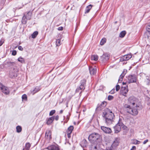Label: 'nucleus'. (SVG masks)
Masks as SVG:
<instances>
[{
    "label": "nucleus",
    "instance_id": "nucleus-50",
    "mask_svg": "<svg viewBox=\"0 0 150 150\" xmlns=\"http://www.w3.org/2000/svg\"><path fill=\"white\" fill-rule=\"evenodd\" d=\"M148 139H146L144 141V142H143V144H146L147 142H148Z\"/></svg>",
    "mask_w": 150,
    "mask_h": 150
},
{
    "label": "nucleus",
    "instance_id": "nucleus-32",
    "mask_svg": "<svg viewBox=\"0 0 150 150\" xmlns=\"http://www.w3.org/2000/svg\"><path fill=\"white\" fill-rule=\"evenodd\" d=\"M38 34V31H35L31 35L32 38H35Z\"/></svg>",
    "mask_w": 150,
    "mask_h": 150
},
{
    "label": "nucleus",
    "instance_id": "nucleus-4",
    "mask_svg": "<svg viewBox=\"0 0 150 150\" xmlns=\"http://www.w3.org/2000/svg\"><path fill=\"white\" fill-rule=\"evenodd\" d=\"M137 99L133 96L130 97L128 100V102L129 104L132 105L133 106H136L137 107Z\"/></svg>",
    "mask_w": 150,
    "mask_h": 150
},
{
    "label": "nucleus",
    "instance_id": "nucleus-42",
    "mask_svg": "<svg viewBox=\"0 0 150 150\" xmlns=\"http://www.w3.org/2000/svg\"><path fill=\"white\" fill-rule=\"evenodd\" d=\"M16 54V50H13L12 52V54L13 55H15Z\"/></svg>",
    "mask_w": 150,
    "mask_h": 150
},
{
    "label": "nucleus",
    "instance_id": "nucleus-25",
    "mask_svg": "<svg viewBox=\"0 0 150 150\" xmlns=\"http://www.w3.org/2000/svg\"><path fill=\"white\" fill-rule=\"evenodd\" d=\"M132 144H139L140 142L136 139H134L132 140Z\"/></svg>",
    "mask_w": 150,
    "mask_h": 150
},
{
    "label": "nucleus",
    "instance_id": "nucleus-12",
    "mask_svg": "<svg viewBox=\"0 0 150 150\" xmlns=\"http://www.w3.org/2000/svg\"><path fill=\"white\" fill-rule=\"evenodd\" d=\"M89 69L90 73L91 75H94L96 72V68H93L92 67H89Z\"/></svg>",
    "mask_w": 150,
    "mask_h": 150
},
{
    "label": "nucleus",
    "instance_id": "nucleus-7",
    "mask_svg": "<svg viewBox=\"0 0 150 150\" xmlns=\"http://www.w3.org/2000/svg\"><path fill=\"white\" fill-rule=\"evenodd\" d=\"M121 126L120 124H119V121L118 123L114 127L115 133H117L120 131L121 129Z\"/></svg>",
    "mask_w": 150,
    "mask_h": 150
},
{
    "label": "nucleus",
    "instance_id": "nucleus-38",
    "mask_svg": "<svg viewBox=\"0 0 150 150\" xmlns=\"http://www.w3.org/2000/svg\"><path fill=\"white\" fill-rule=\"evenodd\" d=\"M55 112V110H51L50 113L49 115L50 116L52 115Z\"/></svg>",
    "mask_w": 150,
    "mask_h": 150
},
{
    "label": "nucleus",
    "instance_id": "nucleus-22",
    "mask_svg": "<svg viewBox=\"0 0 150 150\" xmlns=\"http://www.w3.org/2000/svg\"><path fill=\"white\" fill-rule=\"evenodd\" d=\"M92 6L91 5H89L86 7L85 9V13H88L90 11V10Z\"/></svg>",
    "mask_w": 150,
    "mask_h": 150
},
{
    "label": "nucleus",
    "instance_id": "nucleus-1",
    "mask_svg": "<svg viewBox=\"0 0 150 150\" xmlns=\"http://www.w3.org/2000/svg\"><path fill=\"white\" fill-rule=\"evenodd\" d=\"M102 115L105 118V122L107 124L110 125L112 123L114 115L111 110L108 108L105 109L103 111Z\"/></svg>",
    "mask_w": 150,
    "mask_h": 150
},
{
    "label": "nucleus",
    "instance_id": "nucleus-44",
    "mask_svg": "<svg viewBox=\"0 0 150 150\" xmlns=\"http://www.w3.org/2000/svg\"><path fill=\"white\" fill-rule=\"evenodd\" d=\"M18 49L21 51H22L23 50V48L21 46H20L18 47Z\"/></svg>",
    "mask_w": 150,
    "mask_h": 150
},
{
    "label": "nucleus",
    "instance_id": "nucleus-39",
    "mask_svg": "<svg viewBox=\"0 0 150 150\" xmlns=\"http://www.w3.org/2000/svg\"><path fill=\"white\" fill-rule=\"evenodd\" d=\"M80 90H82L84 89L85 88L84 86V84H81L79 87Z\"/></svg>",
    "mask_w": 150,
    "mask_h": 150
},
{
    "label": "nucleus",
    "instance_id": "nucleus-37",
    "mask_svg": "<svg viewBox=\"0 0 150 150\" xmlns=\"http://www.w3.org/2000/svg\"><path fill=\"white\" fill-rule=\"evenodd\" d=\"M60 40L59 39H57L56 41V45L57 46H59L60 45Z\"/></svg>",
    "mask_w": 150,
    "mask_h": 150
},
{
    "label": "nucleus",
    "instance_id": "nucleus-36",
    "mask_svg": "<svg viewBox=\"0 0 150 150\" xmlns=\"http://www.w3.org/2000/svg\"><path fill=\"white\" fill-rule=\"evenodd\" d=\"M22 98L23 100H27V95L25 94L23 95L22 96Z\"/></svg>",
    "mask_w": 150,
    "mask_h": 150
},
{
    "label": "nucleus",
    "instance_id": "nucleus-8",
    "mask_svg": "<svg viewBox=\"0 0 150 150\" xmlns=\"http://www.w3.org/2000/svg\"><path fill=\"white\" fill-rule=\"evenodd\" d=\"M101 129L104 132L106 133L110 134L112 132V130L110 128L104 126L101 127Z\"/></svg>",
    "mask_w": 150,
    "mask_h": 150
},
{
    "label": "nucleus",
    "instance_id": "nucleus-27",
    "mask_svg": "<svg viewBox=\"0 0 150 150\" xmlns=\"http://www.w3.org/2000/svg\"><path fill=\"white\" fill-rule=\"evenodd\" d=\"M98 57L97 55H94L91 56V59L92 60L96 61L98 60Z\"/></svg>",
    "mask_w": 150,
    "mask_h": 150
},
{
    "label": "nucleus",
    "instance_id": "nucleus-46",
    "mask_svg": "<svg viewBox=\"0 0 150 150\" xmlns=\"http://www.w3.org/2000/svg\"><path fill=\"white\" fill-rule=\"evenodd\" d=\"M4 86H3L2 84L0 83V89L2 90V89Z\"/></svg>",
    "mask_w": 150,
    "mask_h": 150
},
{
    "label": "nucleus",
    "instance_id": "nucleus-9",
    "mask_svg": "<svg viewBox=\"0 0 150 150\" xmlns=\"http://www.w3.org/2000/svg\"><path fill=\"white\" fill-rule=\"evenodd\" d=\"M132 57V56L130 54L125 55L121 58L120 60L121 61L128 60L130 59Z\"/></svg>",
    "mask_w": 150,
    "mask_h": 150
},
{
    "label": "nucleus",
    "instance_id": "nucleus-26",
    "mask_svg": "<svg viewBox=\"0 0 150 150\" xmlns=\"http://www.w3.org/2000/svg\"><path fill=\"white\" fill-rule=\"evenodd\" d=\"M119 143L117 139H115L113 142L112 144V146L116 147L118 146Z\"/></svg>",
    "mask_w": 150,
    "mask_h": 150
},
{
    "label": "nucleus",
    "instance_id": "nucleus-40",
    "mask_svg": "<svg viewBox=\"0 0 150 150\" xmlns=\"http://www.w3.org/2000/svg\"><path fill=\"white\" fill-rule=\"evenodd\" d=\"M113 97L112 96L109 95L108 96V100H111L113 99Z\"/></svg>",
    "mask_w": 150,
    "mask_h": 150
},
{
    "label": "nucleus",
    "instance_id": "nucleus-30",
    "mask_svg": "<svg viewBox=\"0 0 150 150\" xmlns=\"http://www.w3.org/2000/svg\"><path fill=\"white\" fill-rule=\"evenodd\" d=\"M74 129L73 126H70L68 128L67 130V132L69 133H72V131Z\"/></svg>",
    "mask_w": 150,
    "mask_h": 150
},
{
    "label": "nucleus",
    "instance_id": "nucleus-6",
    "mask_svg": "<svg viewBox=\"0 0 150 150\" xmlns=\"http://www.w3.org/2000/svg\"><path fill=\"white\" fill-rule=\"evenodd\" d=\"M128 91V86H122L121 87L120 92L121 94L125 96H126V94Z\"/></svg>",
    "mask_w": 150,
    "mask_h": 150
},
{
    "label": "nucleus",
    "instance_id": "nucleus-55",
    "mask_svg": "<svg viewBox=\"0 0 150 150\" xmlns=\"http://www.w3.org/2000/svg\"><path fill=\"white\" fill-rule=\"evenodd\" d=\"M126 83H127L126 82H125H125H123V83H122V84H123V85L126 84Z\"/></svg>",
    "mask_w": 150,
    "mask_h": 150
},
{
    "label": "nucleus",
    "instance_id": "nucleus-18",
    "mask_svg": "<svg viewBox=\"0 0 150 150\" xmlns=\"http://www.w3.org/2000/svg\"><path fill=\"white\" fill-rule=\"evenodd\" d=\"M54 119V116L50 117L47 121V125H50Z\"/></svg>",
    "mask_w": 150,
    "mask_h": 150
},
{
    "label": "nucleus",
    "instance_id": "nucleus-54",
    "mask_svg": "<svg viewBox=\"0 0 150 150\" xmlns=\"http://www.w3.org/2000/svg\"><path fill=\"white\" fill-rule=\"evenodd\" d=\"M63 110H61L60 111V113L62 114L63 112Z\"/></svg>",
    "mask_w": 150,
    "mask_h": 150
},
{
    "label": "nucleus",
    "instance_id": "nucleus-31",
    "mask_svg": "<svg viewBox=\"0 0 150 150\" xmlns=\"http://www.w3.org/2000/svg\"><path fill=\"white\" fill-rule=\"evenodd\" d=\"M27 19H26V18L25 17V15H24L23 16V17L22 20V23L23 24H25L27 23V21L26 20Z\"/></svg>",
    "mask_w": 150,
    "mask_h": 150
},
{
    "label": "nucleus",
    "instance_id": "nucleus-3",
    "mask_svg": "<svg viewBox=\"0 0 150 150\" xmlns=\"http://www.w3.org/2000/svg\"><path fill=\"white\" fill-rule=\"evenodd\" d=\"M124 107L126 109L127 112L132 115H135L138 114V111L136 109L131 108L130 106L127 104H125Z\"/></svg>",
    "mask_w": 150,
    "mask_h": 150
},
{
    "label": "nucleus",
    "instance_id": "nucleus-43",
    "mask_svg": "<svg viewBox=\"0 0 150 150\" xmlns=\"http://www.w3.org/2000/svg\"><path fill=\"white\" fill-rule=\"evenodd\" d=\"M67 137L68 138H70L71 137V133H69L67 132Z\"/></svg>",
    "mask_w": 150,
    "mask_h": 150
},
{
    "label": "nucleus",
    "instance_id": "nucleus-34",
    "mask_svg": "<svg viewBox=\"0 0 150 150\" xmlns=\"http://www.w3.org/2000/svg\"><path fill=\"white\" fill-rule=\"evenodd\" d=\"M16 130L17 132L19 133L21 132L22 128L20 126H18L16 127Z\"/></svg>",
    "mask_w": 150,
    "mask_h": 150
},
{
    "label": "nucleus",
    "instance_id": "nucleus-47",
    "mask_svg": "<svg viewBox=\"0 0 150 150\" xmlns=\"http://www.w3.org/2000/svg\"><path fill=\"white\" fill-rule=\"evenodd\" d=\"M63 28L62 27H60L58 28V30H63Z\"/></svg>",
    "mask_w": 150,
    "mask_h": 150
},
{
    "label": "nucleus",
    "instance_id": "nucleus-16",
    "mask_svg": "<svg viewBox=\"0 0 150 150\" xmlns=\"http://www.w3.org/2000/svg\"><path fill=\"white\" fill-rule=\"evenodd\" d=\"M109 56L107 54H104L101 57V58L104 61H107L109 59Z\"/></svg>",
    "mask_w": 150,
    "mask_h": 150
},
{
    "label": "nucleus",
    "instance_id": "nucleus-51",
    "mask_svg": "<svg viewBox=\"0 0 150 150\" xmlns=\"http://www.w3.org/2000/svg\"><path fill=\"white\" fill-rule=\"evenodd\" d=\"M114 90H112L111 91H110V93H111V94H113L114 93Z\"/></svg>",
    "mask_w": 150,
    "mask_h": 150
},
{
    "label": "nucleus",
    "instance_id": "nucleus-20",
    "mask_svg": "<svg viewBox=\"0 0 150 150\" xmlns=\"http://www.w3.org/2000/svg\"><path fill=\"white\" fill-rule=\"evenodd\" d=\"M51 132L50 130H47L45 133V137L48 139H50L51 138Z\"/></svg>",
    "mask_w": 150,
    "mask_h": 150
},
{
    "label": "nucleus",
    "instance_id": "nucleus-33",
    "mask_svg": "<svg viewBox=\"0 0 150 150\" xmlns=\"http://www.w3.org/2000/svg\"><path fill=\"white\" fill-rule=\"evenodd\" d=\"M106 42V40L105 38L102 39L100 42V45H103Z\"/></svg>",
    "mask_w": 150,
    "mask_h": 150
},
{
    "label": "nucleus",
    "instance_id": "nucleus-13",
    "mask_svg": "<svg viewBox=\"0 0 150 150\" xmlns=\"http://www.w3.org/2000/svg\"><path fill=\"white\" fill-rule=\"evenodd\" d=\"M127 70L126 69H124L121 75H120V77L118 80V81L121 82L122 81L123 78L125 76V74L127 73Z\"/></svg>",
    "mask_w": 150,
    "mask_h": 150
},
{
    "label": "nucleus",
    "instance_id": "nucleus-52",
    "mask_svg": "<svg viewBox=\"0 0 150 150\" xmlns=\"http://www.w3.org/2000/svg\"><path fill=\"white\" fill-rule=\"evenodd\" d=\"M80 90V89H79V87L77 88L76 90V92H79V90Z\"/></svg>",
    "mask_w": 150,
    "mask_h": 150
},
{
    "label": "nucleus",
    "instance_id": "nucleus-29",
    "mask_svg": "<svg viewBox=\"0 0 150 150\" xmlns=\"http://www.w3.org/2000/svg\"><path fill=\"white\" fill-rule=\"evenodd\" d=\"M126 34V32L125 31H123L121 32L120 34V38H123Z\"/></svg>",
    "mask_w": 150,
    "mask_h": 150
},
{
    "label": "nucleus",
    "instance_id": "nucleus-56",
    "mask_svg": "<svg viewBox=\"0 0 150 150\" xmlns=\"http://www.w3.org/2000/svg\"><path fill=\"white\" fill-rule=\"evenodd\" d=\"M23 150H25V148H23Z\"/></svg>",
    "mask_w": 150,
    "mask_h": 150
},
{
    "label": "nucleus",
    "instance_id": "nucleus-14",
    "mask_svg": "<svg viewBox=\"0 0 150 150\" xmlns=\"http://www.w3.org/2000/svg\"><path fill=\"white\" fill-rule=\"evenodd\" d=\"M24 15H25V17L26 18V19H27V20H30L31 18L32 13L31 12L29 11L27 13H25L24 14Z\"/></svg>",
    "mask_w": 150,
    "mask_h": 150
},
{
    "label": "nucleus",
    "instance_id": "nucleus-15",
    "mask_svg": "<svg viewBox=\"0 0 150 150\" xmlns=\"http://www.w3.org/2000/svg\"><path fill=\"white\" fill-rule=\"evenodd\" d=\"M101 144H97L93 148H92L91 150H103L100 147L101 145Z\"/></svg>",
    "mask_w": 150,
    "mask_h": 150
},
{
    "label": "nucleus",
    "instance_id": "nucleus-57",
    "mask_svg": "<svg viewBox=\"0 0 150 150\" xmlns=\"http://www.w3.org/2000/svg\"><path fill=\"white\" fill-rule=\"evenodd\" d=\"M148 38H149V35H147Z\"/></svg>",
    "mask_w": 150,
    "mask_h": 150
},
{
    "label": "nucleus",
    "instance_id": "nucleus-21",
    "mask_svg": "<svg viewBox=\"0 0 150 150\" xmlns=\"http://www.w3.org/2000/svg\"><path fill=\"white\" fill-rule=\"evenodd\" d=\"M9 75L11 78H13L17 76L16 71H14L13 72L12 71H11Z\"/></svg>",
    "mask_w": 150,
    "mask_h": 150
},
{
    "label": "nucleus",
    "instance_id": "nucleus-41",
    "mask_svg": "<svg viewBox=\"0 0 150 150\" xmlns=\"http://www.w3.org/2000/svg\"><path fill=\"white\" fill-rule=\"evenodd\" d=\"M120 88V86L118 85H117L116 86V90L117 91H118Z\"/></svg>",
    "mask_w": 150,
    "mask_h": 150
},
{
    "label": "nucleus",
    "instance_id": "nucleus-5",
    "mask_svg": "<svg viewBox=\"0 0 150 150\" xmlns=\"http://www.w3.org/2000/svg\"><path fill=\"white\" fill-rule=\"evenodd\" d=\"M127 78V82L129 83H135L136 82L137 77L135 75H129L128 76Z\"/></svg>",
    "mask_w": 150,
    "mask_h": 150
},
{
    "label": "nucleus",
    "instance_id": "nucleus-2",
    "mask_svg": "<svg viewBox=\"0 0 150 150\" xmlns=\"http://www.w3.org/2000/svg\"><path fill=\"white\" fill-rule=\"evenodd\" d=\"M88 139L91 141L98 143V144L102 143V139L98 134L93 133L91 134L89 136Z\"/></svg>",
    "mask_w": 150,
    "mask_h": 150
},
{
    "label": "nucleus",
    "instance_id": "nucleus-53",
    "mask_svg": "<svg viewBox=\"0 0 150 150\" xmlns=\"http://www.w3.org/2000/svg\"><path fill=\"white\" fill-rule=\"evenodd\" d=\"M3 42L2 41H0V46H1L3 44Z\"/></svg>",
    "mask_w": 150,
    "mask_h": 150
},
{
    "label": "nucleus",
    "instance_id": "nucleus-17",
    "mask_svg": "<svg viewBox=\"0 0 150 150\" xmlns=\"http://www.w3.org/2000/svg\"><path fill=\"white\" fill-rule=\"evenodd\" d=\"M2 92L6 94H8L9 92V89L7 87L4 86L3 88L2 89Z\"/></svg>",
    "mask_w": 150,
    "mask_h": 150
},
{
    "label": "nucleus",
    "instance_id": "nucleus-24",
    "mask_svg": "<svg viewBox=\"0 0 150 150\" xmlns=\"http://www.w3.org/2000/svg\"><path fill=\"white\" fill-rule=\"evenodd\" d=\"M146 29L147 32H146V34L147 35L148 33L150 34V23H148L146 26Z\"/></svg>",
    "mask_w": 150,
    "mask_h": 150
},
{
    "label": "nucleus",
    "instance_id": "nucleus-19",
    "mask_svg": "<svg viewBox=\"0 0 150 150\" xmlns=\"http://www.w3.org/2000/svg\"><path fill=\"white\" fill-rule=\"evenodd\" d=\"M122 119L121 118H120L119 120V124L121 125V127L124 129H127V127L124 125L122 122Z\"/></svg>",
    "mask_w": 150,
    "mask_h": 150
},
{
    "label": "nucleus",
    "instance_id": "nucleus-35",
    "mask_svg": "<svg viewBox=\"0 0 150 150\" xmlns=\"http://www.w3.org/2000/svg\"><path fill=\"white\" fill-rule=\"evenodd\" d=\"M18 61L21 63H23L24 62L25 60L22 57L18 58Z\"/></svg>",
    "mask_w": 150,
    "mask_h": 150
},
{
    "label": "nucleus",
    "instance_id": "nucleus-28",
    "mask_svg": "<svg viewBox=\"0 0 150 150\" xmlns=\"http://www.w3.org/2000/svg\"><path fill=\"white\" fill-rule=\"evenodd\" d=\"M31 146V144L29 143H27L25 144V148H24L25 150H29Z\"/></svg>",
    "mask_w": 150,
    "mask_h": 150
},
{
    "label": "nucleus",
    "instance_id": "nucleus-23",
    "mask_svg": "<svg viewBox=\"0 0 150 150\" xmlns=\"http://www.w3.org/2000/svg\"><path fill=\"white\" fill-rule=\"evenodd\" d=\"M40 90V89L39 87H36L34 89L31 91V92L33 95L35 93L39 91Z\"/></svg>",
    "mask_w": 150,
    "mask_h": 150
},
{
    "label": "nucleus",
    "instance_id": "nucleus-49",
    "mask_svg": "<svg viewBox=\"0 0 150 150\" xmlns=\"http://www.w3.org/2000/svg\"><path fill=\"white\" fill-rule=\"evenodd\" d=\"M8 64L11 65H13L14 64V63L11 62H8Z\"/></svg>",
    "mask_w": 150,
    "mask_h": 150
},
{
    "label": "nucleus",
    "instance_id": "nucleus-48",
    "mask_svg": "<svg viewBox=\"0 0 150 150\" xmlns=\"http://www.w3.org/2000/svg\"><path fill=\"white\" fill-rule=\"evenodd\" d=\"M136 147L135 146H133L132 147V148L130 149V150H135Z\"/></svg>",
    "mask_w": 150,
    "mask_h": 150
},
{
    "label": "nucleus",
    "instance_id": "nucleus-58",
    "mask_svg": "<svg viewBox=\"0 0 150 150\" xmlns=\"http://www.w3.org/2000/svg\"><path fill=\"white\" fill-rule=\"evenodd\" d=\"M117 23L116 22H115V23Z\"/></svg>",
    "mask_w": 150,
    "mask_h": 150
},
{
    "label": "nucleus",
    "instance_id": "nucleus-10",
    "mask_svg": "<svg viewBox=\"0 0 150 150\" xmlns=\"http://www.w3.org/2000/svg\"><path fill=\"white\" fill-rule=\"evenodd\" d=\"M107 105V103L105 101L103 102L101 104L98 106L96 108V109L98 110H101L104 108Z\"/></svg>",
    "mask_w": 150,
    "mask_h": 150
},
{
    "label": "nucleus",
    "instance_id": "nucleus-11",
    "mask_svg": "<svg viewBox=\"0 0 150 150\" xmlns=\"http://www.w3.org/2000/svg\"><path fill=\"white\" fill-rule=\"evenodd\" d=\"M47 149L49 150H59V148L57 145H51L48 146Z\"/></svg>",
    "mask_w": 150,
    "mask_h": 150
},
{
    "label": "nucleus",
    "instance_id": "nucleus-45",
    "mask_svg": "<svg viewBox=\"0 0 150 150\" xmlns=\"http://www.w3.org/2000/svg\"><path fill=\"white\" fill-rule=\"evenodd\" d=\"M59 116L58 115H57L56 117L54 116V119L56 121H57L59 119Z\"/></svg>",
    "mask_w": 150,
    "mask_h": 150
}]
</instances>
